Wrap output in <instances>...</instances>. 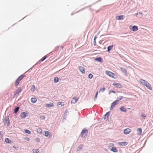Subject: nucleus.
<instances>
[{"label": "nucleus", "mask_w": 153, "mask_h": 153, "mask_svg": "<svg viewBox=\"0 0 153 153\" xmlns=\"http://www.w3.org/2000/svg\"><path fill=\"white\" fill-rule=\"evenodd\" d=\"M3 122L4 123V126L6 125L7 127L10 126V123L9 120V116H5L4 118Z\"/></svg>", "instance_id": "1"}, {"label": "nucleus", "mask_w": 153, "mask_h": 153, "mask_svg": "<svg viewBox=\"0 0 153 153\" xmlns=\"http://www.w3.org/2000/svg\"><path fill=\"white\" fill-rule=\"evenodd\" d=\"M88 133V130L85 128L82 130L81 135L83 138L85 139L87 136Z\"/></svg>", "instance_id": "2"}, {"label": "nucleus", "mask_w": 153, "mask_h": 153, "mask_svg": "<svg viewBox=\"0 0 153 153\" xmlns=\"http://www.w3.org/2000/svg\"><path fill=\"white\" fill-rule=\"evenodd\" d=\"M29 113H27V112H24L21 113L20 115V117L22 118H25L27 116H28V115Z\"/></svg>", "instance_id": "3"}, {"label": "nucleus", "mask_w": 153, "mask_h": 153, "mask_svg": "<svg viewBox=\"0 0 153 153\" xmlns=\"http://www.w3.org/2000/svg\"><path fill=\"white\" fill-rule=\"evenodd\" d=\"M118 104V103L115 100L111 103L110 108V110L113 109L114 107Z\"/></svg>", "instance_id": "4"}, {"label": "nucleus", "mask_w": 153, "mask_h": 153, "mask_svg": "<svg viewBox=\"0 0 153 153\" xmlns=\"http://www.w3.org/2000/svg\"><path fill=\"white\" fill-rule=\"evenodd\" d=\"M44 132L45 133L44 135L45 137L48 138H50L51 137L52 135L50 132L48 131H45Z\"/></svg>", "instance_id": "5"}, {"label": "nucleus", "mask_w": 153, "mask_h": 153, "mask_svg": "<svg viewBox=\"0 0 153 153\" xmlns=\"http://www.w3.org/2000/svg\"><path fill=\"white\" fill-rule=\"evenodd\" d=\"M131 131V130L129 128H126L124 130V134L127 135L129 134Z\"/></svg>", "instance_id": "6"}, {"label": "nucleus", "mask_w": 153, "mask_h": 153, "mask_svg": "<svg viewBox=\"0 0 153 153\" xmlns=\"http://www.w3.org/2000/svg\"><path fill=\"white\" fill-rule=\"evenodd\" d=\"M119 68L122 71L123 73L125 74V76H127V73L126 69L125 68H123L122 67H120Z\"/></svg>", "instance_id": "7"}, {"label": "nucleus", "mask_w": 153, "mask_h": 153, "mask_svg": "<svg viewBox=\"0 0 153 153\" xmlns=\"http://www.w3.org/2000/svg\"><path fill=\"white\" fill-rule=\"evenodd\" d=\"M112 85L114 86H116V88H121L122 86L121 84L119 83H113Z\"/></svg>", "instance_id": "8"}, {"label": "nucleus", "mask_w": 153, "mask_h": 153, "mask_svg": "<svg viewBox=\"0 0 153 153\" xmlns=\"http://www.w3.org/2000/svg\"><path fill=\"white\" fill-rule=\"evenodd\" d=\"M94 60L100 62H103L102 59L100 57H98L94 59Z\"/></svg>", "instance_id": "9"}, {"label": "nucleus", "mask_w": 153, "mask_h": 153, "mask_svg": "<svg viewBox=\"0 0 153 153\" xmlns=\"http://www.w3.org/2000/svg\"><path fill=\"white\" fill-rule=\"evenodd\" d=\"M131 29L132 31L135 32L138 29L137 26L134 25L132 27V28Z\"/></svg>", "instance_id": "10"}, {"label": "nucleus", "mask_w": 153, "mask_h": 153, "mask_svg": "<svg viewBox=\"0 0 153 153\" xmlns=\"http://www.w3.org/2000/svg\"><path fill=\"white\" fill-rule=\"evenodd\" d=\"M128 143L127 142H119L118 143L119 145L121 146H126Z\"/></svg>", "instance_id": "11"}, {"label": "nucleus", "mask_w": 153, "mask_h": 153, "mask_svg": "<svg viewBox=\"0 0 153 153\" xmlns=\"http://www.w3.org/2000/svg\"><path fill=\"white\" fill-rule=\"evenodd\" d=\"M79 71L81 72L82 74H85V71L84 70V68L81 66L79 67Z\"/></svg>", "instance_id": "12"}, {"label": "nucleus", "mask_w": 153, "mask_h": 153, "mask_svg": "<svg viewBox=\"0 0 153 153\" xmlns=\"http://www.w3.org/2000/svg\"><path fill=\"white\" fill-rule=\"evenodd\" d=\"M22 91V88L21 87L19 88V89L16 90L15 92L14 96L16 95H18Z\"/></svg>", "instance_id": "13"}, {"label": "nucleus", "mask_w": 153, "mask_h": 153, "mask_svg": "<svg viewBox=\"0 0 153 153\" xmlns=\"http://www.w3.org/2000/svg\"><path fill=\"white\" fill-rule=\"evenodd\" d=\"M140 82L142 85L145 86L148 83L147 81L142 79L140 80Z\"/></svg>", "instance_id": "14"}, {"label": "nucleus", "mask_w": 153, "mask_h": 153, "mask_svg": "<svg viewBox=\"0 0 153 153\" xmlns=\"http://www.w3.org/2000/svg\"><path fill=\"white\" fill-rule=\"evenodd\" d=\"M105 73L107 75L111 77V76L112 75L114 74V73H113L108 71H106Z\"/></svg>", "instance_id": "15"}, {"label": "nucleus", "mask_w": 153, "mask_h": 153, "mask_svg": "<svg viewBox=\"0 0 153 153\" xmlns=\"http://www.w3.org/2000/svg\"><path fill=\"white\" fill-rule=\"evenodd\" d=\"M45 105L46 107L50 108L52 107L54 105V104L53 103L50 102L49 104L46 103Z\"/></svg>", "instance_id": "16"}, {"label": "nucleus", "mask_w": 153, "mask_h": 153, "mask_svg": "<svg viewBox=\"0 0 153 153\" xmlns=\"http://www.w3.org/2000/svg\"><path fill=\"white\" fill-rule=\"evenodd\" d=\"M78 98H76L75 97H74L73 98L71 101V103L74 104L75 103L78 101Z\"/></svg>", "instance_id": "17"}, {"label": "nucleus", "mask_w": 153, "mask_h": 153, "mask_svg": "<svg viewBox=\"0 0 153 153\" xmlns=\"http://www.w3.org/2000/svg\"><path fill=\"white\" fill-rule=\"evenodd\" d=\"M116 19L118 20H122L124 19V16L120 15L116 17Z\"/></svg>", "instance_id": "18"}, {"label": "nucleus", "mask_w": 153, "mask_h": 153, "mask_svg": "<svg viewBox=\"0 0 153 153\" xmlns=\"http://www.w3.org/2000/svg\"><path fill=\"white\" fill-rule=\"evenodd\" d=\"M110 150L111 151L114 153H116L118 152V150L115 147H111V149Z\"/></svg>", "instance_id": "19"}, {"label": "nucleus", "mask_w": 153, "mask_h": 153, "mask_svg": "<svg viewBox=\"0 0 153 153\" xmlns=\"http://www.w3.org/2000/svg\"><path fill=\"white\" fill-rule=\"evenodd\" d=\"M5 142L8 143H12L11 141L8 138H6L5 139Z\"/></svg>", "instance_id": "20"}, {"label": "nucleus", "mask_w": 153, "mask_h": 153, "mask_svg": "<svg viewBox=\"0 0 153 153\" xmlns=\"http://www.w3.org/2000/svg\"><path fill=\"white\" fill-rule=\"evenodd\" d=\"M113 45H111L107 47V52H109L113 47Z\"/></svg>", "instance_id": "21"}, {"label": "nucleus", "mask_w": 153, "mask_h": 153, "mask_svg": "<svg viewBox=\"0 0 153 153\" xmlns=\"http://www.w3.org/2000/svg\"><path fill=\"white\" fill-rule=\"evenodd\" d=\"M120 110L121 111L124 112H125L127 111L126 108H125L124 106H121L120 108Z\"/></svg>", "instance_id": "22"}, {"label": "nucleus", "mask_w": 153, "mask_h": 153, "mask_svg": "<svg viewBox=\"0 0 153 153\" xmlns=\"http://www.w3.org/2000/svg\"><path fill=\"white\" fill-rule=\"evenodd\" d=\"M145 86L149 90H152V88L151 86V85L148 82L147 84Z\"/></svg>", "instance_id": "23"}, {"label": "nucleus", "mask_w": 153, "mask_h": 153, "mask_svg": "<svg viewBox=\"0 0 153 153\" xmlns=\"http://www.w3.org/2000/svg\"><path fill=\"white\" fill-rule=\"evenodd\" d=\"M37 101V99L35 98H32L31 99V102L32 103H35Z\"/></svg>", "instance_id": "24"}, {"label": "nucleus", "mask_w": 153, "mask_h": 153, "mask_svg": "<svg viewBox=\"0 0 153 153\" xmlns=\"http://www.w3.org/2000/svg\"><path fill=\"white\" fill-rule=\"evenodd\" d=\"M83 147V145H80L78 147L77 150L76 151H78L82 149V148Z\"/></svg>", "instance_id": "25"}, {"label": "nucleus", "mask_w": 153, "mask_h": 153, "mask_svg": "<svg viewBox=\"0 0 153 153\" xmlns=\"http://www.w3.org/2000/svg\"><path fill=\"white\" fill-rule=\"evenodd\" d=\"M19 109V106L16 107L14 109V112L15 114H16L18 111Z\"/></svg>", "instance_id": "26"}, {"label": "nucleus", "mask_w": 153, "mask_h": 153, "mask_svg": "<svg viewBox=\"0 0 153 153\" xmlns=\"http://www.w3.org/2000/svg\"><path fill=\"white\" fill-rule=\"evenodd\" d=\"M123 97L122 96H120L117 97V100H115L117 101V102L118 103V102L121 100L123 98Z\"/></svg>", "instance_id": "27"}, {"label": "nucleus", "mask_w": 153, "mask_h": 153, "mask_svg": "<svg viewBox=\"0 0 153 153\" xmlns=\"http://www.w3.org/2000/svg\"><path fill=\"white\" fill-rule=\"evenodd\" d=\"M20 80L18 78L16 80L15 82V86H17L18 85L19 83L20 82Z\"/></svg>", "instance_id": "28"}, {"label": "nucleus", "mask_w": 153, "mask_h": 153, "mask_svg": "<svg viewBox=\"0 0 153 153\" xmlns=\"http://www.w3.org/2000/svg\"><path fill=\"white\" fill-rule=\"evenodd\" d=\"M137 131L138 134L140 135L142 131L141 128H138L137 129Z\"/></svg>", "instance_id": "29"}, {"label": "nucleus", "mask_w": 153, "mask_h": 153, "mask_svg": "<svg viewBox=\"0 0 153 153\" xmlns=\"http://www.w3.org/2000/svg\"><path fill=\"white\" fill-rule=\"evenodd\" d=\"M25 76V75L24 74H22L19 77H18V78L20 80H22L23 78L24 77V76Z\"/></svg>", "instance_id": "30"}, {"label": "nucleus", "mask_w": 153, "mask_h": 153, "mask_svg": "<svg viewBox=\"0 0 153 153\" xmlns=\"http://www.w3.org/2000/svg\"><path fill=\"white\" fill-rule=\"evenodd\" d=\"M54 83H56L59 82V78L57 77H55L54 79Z\"/></svg>", "instance_id": "31"}, {"label": "nucleus", "mask_w": 153, "mask_h": 153, "mask_svg": "<svg viewBox=\"0 0 153 153\" xmlns=\"http://www.w3.org/2000/svg\"><path fill=\"white\" fill-rule=\"evenodd\" d=\"M36 131L37 133L41 134L42 133V130L40 128H38L36 130Z\"/></svg>", "instance_id": "32"}, {"label": "nucleus", "mask_w": 153, "mask_h": 153, "mask_svg": "<svg viewBox=\"0 0 153 153\" xmlns=\"http://www.w3.org/2000/svg\"><path fill=\"white\" fill-rule=\"evenodd\" d=\"M110 114V111H108V112L106 113V114H105L104 115V116L105 117V118L106 116L107 118H108V116H109Z\"/></svg>", "instance_id": "33"}, {"label": "nucleus", "mask_w": 153, "mask_h": 153, "mask_svg": "<svg viewBox=\"0 0 153 153\" xmlns=\"http://www.w3.org/2000/svg\"><path fill=\"white\" fill-rule=\"evenodd\" d=\"M25 132L27 134H31V132L30 131L27 129H24Z\"/></svg>", "instance_id": "34"}, {"label": "nucleus", "mask_w": 153, "mask_h": 153, "mask_svg": "<svg viewBox=\"0 0 153 153\" xmlns=\"http://www.w3.org/2000/svg\"><path fill=\"white\" fill-rule=\"evenodd\" d=\"M47 55L44 56L41 59H40V61H41V62L44 61L47 58Z\"/></svg>", "instance_id": "35"}, {"label": "nucleus", "mask_w": 153, "mask_h": 153, "mask_svg": "<svg viewBox=\"0 0 153 153\" xmlns=\"http://www.w3.org/2000/svg\"><path fill=\"white\" fill-rule=\"evenodd\" d=\"M35 87L34 85H32L31 88V90L33 91H34L35 90Z\"/></svg>", "instance_id": "36"}, {"label": "nucleus", "mask_w": 153, "mask_h": 153, "mask_svg": "<svg viewBox=\"0 0 153 153\" xmlns=\"http://www.w3.org/2000/svg\"><path fill=\"white\" fill-rule=\"evenodd\" d=\"M96 39H97V37L96 36H95L94 37V46H96Z\"/></svg>", "instance_id": "37"}, {"label": "nucleus", "mask_w": 153, "mask_h": 153, "mask_svg": "<svg viewBox=\"0 0 153 153\" xmlns=\"http://www.w3.org/2000/svg\"><path fill=\"white\" fill-rule=\"evenodd\" d=\"M57 104L58 105H61V106L64 105V102H58Z\"/></svg>", "instance_id": "38"}, {"label": "nucleus", "mask_w": 153, "mask_h": 153, "mask_svg": "<svg viewBox=\"0 0 153 153\" xmlns=\"http://www.w3.org/2000/svg\"><path fill=\"white\" fill-rule=\"evenodd\" d=\"M33 153H39V151L38 149H33Z\"/></svg>", "instance_id": "39"}, {"label": "nucleus", "mask_w": 153, "mask_h": 153, "mask_svg": "<svg viewBox=\"0 0 153 153\" xmlns=\"http://www.w3.org/2000/svg\"><path fill=\"white\" fill-rule=\"evenodd\" d=\"M111 77L113 78L114 79H117V76L114 73V74L112 75Z\"/></svg>", "instance_id": "40"}, {"label": "nucleus", "mask_w": 153, "mask_h": 153, "mask_svg": "<svg viewBox=\"0 0 153 153\" xmlns=\"http://www.w3.org/2000/svg\"><path fill=\"white\" fill-rule=\"evenodd\" d=\"M105 89V87L102 88L100 89V92H103L104 91Z\"/></svg>", "instance_id": "41"}, {"label": "nucleus", "mask_w": 153, "mask_h": 153, "mask_svg": "<svg viewBox=\"0 0 153 153\" xmlns=\"http://www.w3.org/2000/svg\"><path fill=\"white\" fill-rule=\"evenodd\" d=\"M88 77L89 79H91L93 77V75L91 74H90L88 75Z\"/></svg>", "instance_id": "42"}, {"label": "nucleus", "mask_w": 153, "mask_h": 153, "mask_svg": "<svg viewBox=\"0 0 153 153\" xmlns=\"http://www.w3.org/2000/svg\"><path fill=\"white\" fill-rule=\"evenodd\" d=\"M41 61H40V60H39L38 62H37L36 64H35L34 65L32 68H33V66H34L35 65H38V64H40L41 63Z\"/></svg>", "instance_id": "43"}, {"label": "nucleus", "mask_w": 153, "mask_h": 153, "mask_svg": "<svg viewBox=\"0 0 153 153\" xmlns=\"http://www.w3.org/2000/svg\"><path fill=\"white\" fill-rule=\"evenodd\" d=\"M109 94H110L111 93H114L115 94L116 92L115 91H114L111 90H110L109 91Z\"/></svg>", "instance_id": "44"}, {"label": "nucleus", "mask_w": 153, "mask_h": 153, "mask_svg": "<svg viewBox=\"0 0 153 153\" xmlns=\"http://www.w3.org/2000/svg\"><path fill=\"white\" fill-rule=\"evenodd\" d=\"M40 118L41 119L44 120V119H45V117L44 116L42 115V116H40Z\"/></svg>", "instance_id": "45"}, {"label": "nucleus", "mask_w": 153, "mask_h": 153, "mask_svg": "<svg viewBox=\"0 0 153 153\" xmlns=\"http://www.w3.org/2000/svg\"><path fill=\"white\" fill-rule=\"evenodd\" d=\"M35 140L37 142H39L40 141V139L38 138H36Z\"/></svg>", "instance_id": "46"}, {"label": "nucleus", "mask_w": 153, "mask_h": 153, "mask_svg": "<svg viewBox=\"0 0 153 153\" xmlns=\"http://www.w3.org/2000/svg\"><path fill=\"white\" fill-rule=\"evenodd\" d=\"M24 140L27 141H29L30 140V138L28 137H25L24 138Z\"/></svg>", "instance_id": "47"}, {"label": "nucleus", "mask_w": 153, "mask_h": 153, "mask_svg": "<svg viewBox=\"0 0 153 153\" xmlns=\"http://www.w3.org/2000/svg\"><path fill=\"white\" fill-rule=\"evenodd\" d=\"M55 52V51H53L52 52H51V53H49V54H50L51 55H52L53 54H54Z\"/></svg>", "instance_id": "48"}, {"label": "nucleus", "mask_w": 153, "mask_h": 153, "mask_svg": "<svg viewBox=\"0 0 153 153\" xmlns=\"http://www.w3.org/2000/svg\"><path fill=\"white\" fill-rule=\"evenodd\" d=\"M141 116L143 118H144L146 117V115L144 114H141Z\"/></svg>", "instance_id": "49"}, {"label": "nucleus", "mask_w": 153, "mask_h": 153, "mask_svg": "<svg viewBox=\"0 0 153 153\" xmlns=\"http://www.w3.org/2000/svg\"><path fill=\"white\" fill-rule=\"evenodd\" d=\"M90 6H91V5H89V6L86 7H84V8H82V9H81V10H79V11H78V12L80 11V10H83V9H85V8H87V7H90Z\"/></svg>", "instance_id": "50"}, {"label": "nucleus", "mask_w": 153, "mask_h": 153, "mask_svg": "<svg viewBox=\"0 0 153 153\" xmlns=\"http://www.w3.org/2000/svg\"><path fill=\"white\" fill-rule=\"evenodd\" d=\"M98 94V91H97L96 92V94L95 95V97H94L95 98H97Z\"/></svg>", "instance_id": "51"}, {"label": "nucleus", "mask_w": 153, "mask_h": 153, "mask_svg": "<svg viewBox=\"0 0 153 153\" xmlns=\"http://www.w3.org/2000/svg\"><path fill=\"white\" fill-rule=\"evenodd\" d=\"M3 132V131H0V139L1 140L2 138L1 137V132Z\"/></svg>", "instance_id": "52"}, {"label": "nucleus", "mask_w": 153, "mask_h": 153, "mask_svg": "<svg viewBox=\"0 0 153 153\" xmlns=\"http://www.w3.org/2000/svg\"><path fill=\"white\" fill-rule=\"evenodd\" d=\"M13 148L15 149H17L18 148V147H16L15 146H13Z\"/></svg>", "instance_id": "53"}, {"label": "nucleus", "mask_w": 153, "mask_h": 153, "mask_svg": "<svg viewBox=\"0 0 153 153\" xmlns=\"http://www.w3.org/2000/svg\"><path fill=\"white\" fill-rule=\"evenodd\" d=\"M68 112V111L67 110H66L65 111V113H67Z\"/></svg>", "instance_id": "54"}, {"label": "nucleus", "mask_w": 153, "mask_h": 153, "mask_svg": "<svg viewBox=\"0 0 153 153\" xmlns=\"http://www.w3.org/2000/svg\"><path fill=\"white\" fill-rule=\"evenodd\" d=\"M96 99H97V98H95V97H94V101H95V100Z\"/></svg>", "instance_id": "55"}, {"label": "nucleus", "mask_w": 153, "mask_h": 153, "mask_svg": "<svg viewBox=\"0 0 153 153\" xmlns=\"http://www.w3.org/2000/svg\"><path fill=\"white\" fill-rule=\"evenodd\" d=\"M57 50H57V49H55V52H56V51H57Z\"/></svg>", "instance_id": "56"}, {"label": "nucleus", "mask_w": 153, "mask_h": 153, "mask_svg": "<svg viewBox=\"0 0 153 153\" xmlns=\"http://www.w3.org/2000/svg\"><path fill=\"white\" fill-rule=\"evenodd\" d=\"M100 0H99L98 1H97V2H98V1H100Z\"/></svg>", "instance_id": "57"}, {"label": "nucleus", "mask_w": 153, "mask_h": 153, "mask_svg": "<svg viewBox=\"0 0 153 153\" xmlns=\"http://www.w3.org/2000/svg\"><path fill=\"white\" fill-rule=\"evenodd\" d=\"M63 48V46H62V48Z\"/></svg>", "instance_id": "58"}, {"label": "nucleus", "mask_w": 153, "mask_h": 153, "mask_svg": "<svg viewBox=\"0 0 153 153\" xmlns=\"http://www.w3.org/2000/svg\"><path fill=\"white\" fill-rule=\"evenodd\" d=\"M139 13H140V14H142V13H140V12H139Z\"/></svg>", "instance_id": "59"}, {"label": "nucleus", "mask_w": 153, "mask_h": 153, "mask_svg": "<svg viewBox=\"0 0 153 153\" xmlns=\"http://www.w3.org/2000/svg\"><path fill=\"white\" fill-rule=\"evenodd\" d=\"M73 15V13H71V15Z\"/></svg>", "instance_id": "60"}, {"label": "nucleus", "mask_w": 153, "mask_h": 153, "mask_svg": "<svg viewBox=\"0 0 153 153\" xmlns=\"http://www.w3.org/2000/svg\"><path fill=\"white\" fill-rule=\"evenodd\" d=\"M69 153H70L69 152Z\"/></svg>", "instance_id": "61"}]
</instances>
